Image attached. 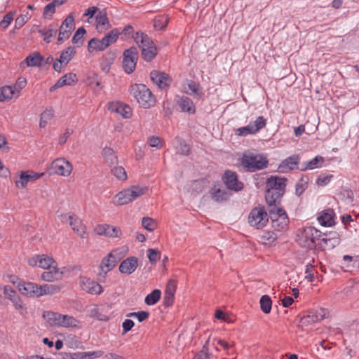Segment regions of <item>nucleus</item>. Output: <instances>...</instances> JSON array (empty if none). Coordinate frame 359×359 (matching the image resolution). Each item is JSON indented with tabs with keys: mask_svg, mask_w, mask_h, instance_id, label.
Returning <instances> with one entry per match:
<instances>
[{
	"mask_svg": "<svg viewBox=\"0 0 359 359\" xmlns=\"http://www.w3.org/2000/svg\"><path fill=\"white\" fill-rule=\"evenodd\" d=\"M102 155L105 162L109 165H112L117 163V156L113 149L107 147H104L102 150Z\"/></svg>",
	"mask_w": 359,
	"mask_h": 359,
	"instance_id": "a19ab883",
	"label": "nucleus"
},
{
	"mask_svg": "<svg viewBox=\"0 0 359 359\" xmlns=\"http://www.w3.org/2000/svg\"><path fill=\"white\" fill-rule=\"evenodd\" d=\"M4 294L6 298L13 303L15 309L18 311L21 316H25L27 314V309L23 303L22 299L11 285L4 286Z\"/></svg>",
	"mask_w": 359,
	"mask_h": 359,
	"instance_id": "6e6552de",
	"label": "nucleus"
},
{
	"mask_svg": "<svg viewBox=\"0 0 359 359\" xmlns=\"http://www.w3.org/2000/svg\"><path fill=\"white\" fill-rule=\"evenodd\" d=\"M137 266L138 259L136 257H129L121 262L118 270L121 273L130 275L136 270Z\"/></svg>",
	"mask_w": 359,
	"mask_h": 359,
	"instance_id": "a878e982",
	"label": "nucleus"
},
{
	"mask_svg": "<svg viewBox=\"0 0 359 359\" xmlns=\"http://www.w3.org/2000/svg\"><path fill=\"white\" fill-rule=\"evenodd\" d=\"M39 286L32 282L20 281L18 284V290L27 297H39Z\"/></svg>",
	"mask_w": 359,
	"mask_h": 359,
	"instance_id": "4be33fe9",
	"label": "nucleus"
},
{
	"mask_svg": "<svg viewBox=\"0 0 359 359\" xmlns=\"http://www.w3.org/2000/svg\"><path fill=\"white\" fill-rule=\"evenodd\" d=\"M177 104L180 107L181 111L183 112H187L190 114H194L196 113V107L195 105L191 100L188 97L182 96L177 101Z\"/></svg>",
	"mask_w": 359,
	"mask_h": 359,
	"instance_id": "2f4dec72",
	"label": "nucleus"
},
{
	"mask_svg": "<svg viewBox=\"0 0 359 359\" xmlns=\"http://www.w3.org/2000/svg\"><path fill=\"white\" fill-rule=\"evenodd\" d=\"M325 158L321 156H316L309 161H304L300 164L299 170L306 171L316 168H322Z\"/></svg>",
	"mask_w": 359,
	"mask_h": 359,
	"instance_id": "c756f323",
	"label": "nucleus"
},
{
	"mask_svg": "<svg viewBox=\"0 0 359 359\" xmlns=\"http://www.w3.org/2000/svg\"><path fill=\"white\" fill-rule=\"evenodd\" d=\"M133 40L140 50L141 57L145 62H150L157 56V46L147 34L142 31L136 32Z\"/></svg>",
	"mask_w": 359,
	"mask_h": 359,
	"instance_id": "f257e3e1",
	"label": "nucleus"
},
{
	"mask_svg": "<svg viewBox=\"0 0 359 359\" xmlns=\"http://www.w3.org/2000/svg\"><path fill=\"white\" fill-rule=\"evenodd\" d=\"M27 262L32 267L38 266L43 269H50L53 266H57L55 261L46 255H35L29 258Z\"/></svg>",
	"mask_w": 359,
	"mask_h": 359,
	"instance_id": "2eb2a0df",
	"label": "nucleus"
},
{
	"mask_svg": "<svg viewBox=\"0 0 359 359\" xmlns=\"http://www.w3.org/2000/svg\"><path fill=\"white\" fill-rule=\"evenodd\" d=\"M322 233L313 226H306L297 234V242L303 248L315 249L316 241H319Z\"/></svg>",
	"mask_w": 359,
	"mask_h": 359,
	"instance_id": "20e7f679",
	"label": "nucleus"
},
{
	"mask_svg": "<svg viewBox=\"0 0 359 359\" xmlns=\"http://www.w3.org/2000/svg\"><path fill=\"white\" fill-rule=\"evenodd\" d=\"M109 20L107 16V12L105 8L98 11L95 15V27L98 32L103 33L111 28Z\"/></svg>",
	"mask_w": 359,
	"mask_h": 359,
	"instance_id": "b1692460",
	"label": "nucleus"
},
{
	"mask_svg": "<svg viewBox=\"0 0 359 359\" xmlns=\"http://www.w3.org/2000/svg\"><path fill=\"white\" fill-rule=\"evenodd\" d=\"M55 12V7L53 6V4L50 3L44 7L43 15L44 18H51Z\"/></svg>",
	"mask_w": 359,
	"mask_h": 359,
	"instance_id": "338daca9",
	"label": "nucleus"
},
{
	"mask_svg": "<svg viewBox=\"0 0 359 359\" xmlns=\"http://www.w3.org/2000/svg\"><path fill=\"white\" fill-rule=\"evenodd\" d=\"M239 164L244 171L254 172L266 168L269 160L262 154L243 153L239 158Z\"/></svg>",
	"mask_w": 359,
	"mask_h": 359,
	"instance_id": "7ed1b4c3",
	"label": "nucleus"
},
{
	"mask_svg": "<svg viewBox=\"0 0 359 359\" xmlns=\"http://www.w3.org/2000/svg\"><path fill=\"white\" fill-rule=\"evenodd\" d=\"M161 295V292L160 290H154L151 293L146 296L144 302L149 306L154 305L159 301Z\"/></svg>",
	"mask_w": 359,
	"mask_h": 359,
	"instance_id": "a18cd8bd",
	"label": "nucleus"
},
{
	"mask_svg": "<svg viewBox=\"0 0 359 359\" xmlns=\"http://www.w3.org/2000/svg\"><path fill=\"white\" fill-rule=\"evenodd\" d=\"M76 54L75 48L73 46H69L60 54V58H58V61L60 63H64L65 65H67L72 58Z\"/></svg>",
	"mask_w": 359,
	"mask_h": 359,
	"instance_id": "4c0bfd02",
	"label": "nucleus"
},
{
	"mask_svg": "<svg viewBox=\"0 0 359 359\" xmlns=\"http://www.w3.org/2000/svg\"><path fill=\"white\" fill-rule=\"evenodd\" d=\"M27 84L26 79L24 77H20L17 79L14 86H12L13 88V91L15 94V97H19L20 91L23 89Z\"/></svg>",
	"mask_w": 359,
	"mask_h": 359,
	"instance_id": "864d4df0",
	"label": "nucleus"
},
{
	"mask_svg": "<svg viewBox=\"0 0 359 359\" xmlns=\"http://www.w3.org/2000/svg\"><path fill=\"white\" fill-rule=\"evenodd\" d=\"M111 173L119 180H126L127 174L123 167L116 166L111 169Z\"/></svg>",
	"mask_w": 359,
	"mask_h": 359,
	"instance_id": "6e6d98bb",
	"label": "nucleus"
},
{
	"mask_svg": "<svg viewBox=\"0 0 359 359\" xmlns=\"http://www.w3.org/2000/svg\"><path fill=\"white\" fill-rule=\"evenodd\" d=\"M90 317L95 318L99 320L107 321L109 320V318L104 315H101L99 312V309L97 307H94L90 311Z\"/></svg>",
	"mask_w": 359,
	"mask_h": 359,
	"instance_id": "69168bd1",
	"label": "nucleus"
},
{
	"mask_svg": "<svg viewBox=\"0 0 359 359\" xmlns=\"http://www.w3.org/2000/svg\"><path fill=\"white\" fill-rule=\"evenodd\" d=\"M340 243V237L339 233L335 231L322 233L319 238L318 246L323 250H330L339 245Z\"/></svg>",
	"mask_w": 359,
	"mask_h": 359,
	"instance_id": "ddd939ff",
	"label": "nucleus"
},
{
	"mask_svg": "<svg viewBox=\"0 0 359 359\" xmlns=\"http://www.w3.org/2000/svg\"><path fill=\"white\" fill-rule=\"evenodd\" d=\"M161 252L156 249L148 250V258L151 264H155L160 259Z\"/></svg>",
	"mask_w": 359,
	"mask_h": 359,
	"instance_id": "680f3d73",
	"label": "nucleus"
},
{
	"mask_svg": "<svg viewBox=\"0 0 359 359\" xmlns=\"http://www.w3.org/2000/svg\"><path fill=\"white\" fill-rule=\"evenodd\" d=\"M138 57V50L135 46H131L123 51V67L126 73L130 74L135 71Z\"/></svg>",
	"mask_w": 359,
	"mask_h": 359,
	"instance_id": "0eeeda50",
	"label": "nucleus"
},
{
	"mask_svg": "<svg viewBox=\"0 0 359 359\" xmlns=\"http://www.w3.org/2000/svg\"><path fill=\"white\" fill-rule=\"evenodd\" d=\"M57 32V29L52 28H43L39 30V33L44 36L43 39L48 43L50 42V39L56 35Z\"/></svg>",
	"mask_w": 359,
	"mask_h": 359,
	"instance_id": "603ef678",
	"label": "nucleus"
},
{
	"mask_svg": "<svg viewBox=\"0 0 359 359\" xmlns=\"http://www.w3.org/2000/svg\"><path fill=\"white\" fill-rule=\"evenodd\" d=\"M260 308L263 313L268 314L271 312L272 300L271 297L266 294L263 295L260 298Z\"/></svg>",
	"mask_w": 359,
	"mask_h": 359,
	"instance_id": "49530a36",
	"label": "nucleus"
},
{
	"mask_svg": "<svg viewBox=\"0 0 359 359\" xmlns=\"http://www.w3.org/2000/svg\"><path fill=\"white\" fill-rule=\"evenodd\" d=\"M261 238L264 244L271 245L277 240L278 236L273 231H266L263 233Z\"/></svg>",
	"mask_w": 359,
	"mask_h": 359,
	"instance_id": "09e8293b",
	"label": "nucleus"
},
{
	"mask_svg": "<svg viewBox=\"0 0 359 359\" xmlns=\"http://www.w3.org/2000/svg\"><path fill=\"white\" fill-rule=\"evenodd\" d=\"M44 175L43 172L39 173L32 170L22 172L20 178L15 181L16 187L19 189H23L29 181H35Z\"/></svg>",
	"mask_w": 359,
	"mask_h": 359,
	"instance_id": "5701e85b",
	"label": "nucleus"
},
{
	"mask_svg": "<svg viewBox=\"0 0 359 359\" xmlns=\"http://www.w3.org/2000/svg\"><path fill=\"white\" fill-rule=\"evenodd\" d=\"M284 193L280 191H275L266 189L265 194V200L268 205V210L283 208L281 206V198Z\"/></svg>",
	"mask_w": 359,
	"mask_h": 359,
	"instance_id": "412c9836",
	"label": "nucleus"
},
{
	"mask_svg": "<svg viewBox=\"0 0 359 359\" xmlns=\"http://www.w3.org/2000/svg\"><path fill=\"white\" fill-rule=\"evenodd\" d=\"M47 270L48 271H43L41 275V278L43 280L52 282L57 279L59 270L57 266H53L50 269Z\"/></svg>",
	"mask_w": 359,
	"mask_h": 359,
	"instance_id": "58836bf2",
	"label": "nucleus"
},
{
	"mask_svg": "<svg viewBox=\"0 0 359 359\" xmlns=\"http://www.w3.org/2000/svg\"><path fill=\"white\" fill-rule=\"evenodd\" d=\"M60 290V287L56 285L44 284L39 286V297L45 294H53L57 293Z\"/></svg>",
	"mask_w": 359,
	"mask_h": 359,
	"instance_id": "37998d69",
	"label": "nucleus"
},
{
	"mask_svg": "<svg viewBox=\"0 0 359 359\" xmlns=\"http://www.w3.org/2000/svg\"><path fill=\"white\" fill-rule=\"evenodd\" d=\"M79 285L81 289L91 294H100L103 292L102 287L97 282L86 276H81Z\"/></svg>",
	"mask_w": 359,
	"mask_h": 359,
	"instance_id": "a211bd4d",
	"label": "nucleus"
},
{
	"mask_svg": "<svg viewBox=\"0 0 359 359\" xmlns=\"http://www.w3.org/2000/svg\"><path fill=\"white\" fill-rule=\"evenodd\" d=\"M72 170V164L64 158H59L52 162L48 168L50 175L57 174L61 176L67 177Z\"/></svg>",
	"mask_w": 359,
	"mask_h": 359,
	"instance_id": "f8f14e48",
	"label": "nucleus"
},
{
	"mask_svg": "<svg viewBox=\"0 0 359 359\" xmlns=\"http://www.w3.org/2000/svg\"><path fill=\"white\" fill-rule=\"evenodd\" d=\"M148 144L151 147H156L161 149L163 147V141L158 136H151L148 138Z\"/></svg>",
	"mask_w": 359,
	"mask_h": 359,
	"instance_id": "4d7b16f0",
	"label": "nucleus"
},
{
	"mask_svg": "<svg viewBox=\"0 0 359 359\" xmlns=\"http://www.w3.org/2000/svg\"><path fill=\"white\" fill-rule=\"evenodd\" d=\"M77 79L76 75L74 73H67L61 78H60L56 83L54 85V88H61L64 86H71L76 83Z\"/></svg>",
	"mask_w": 359,
	"mask_h": 359,
	"instance_id": "f704fd0d",
	"label": "nucleus"
},
{
	"mask_svg": "<svg viewBox=\"0 0 359 359\" xmlns=\"http://www.w3.org/2000/svg\"><path fill=\"white\" fill-rule=\"evenodd\" d=\"M130 196H132L133 201L137 198L145 194L148 191L147 187L132 186L130 188Z\"/></svg>",
	"mask_w": 359,
	"mask_h": 359,
	"instance_id": "8fccbe9b",
	"label": "nucleus"
},
{
	"mask_svg": "<svg viewBox=\"0 0 359 359\" xmlns=\"http://www.w3.org/2000/svg\"><path fill=\"white\" fill-rule=\"evenodd\" d=\"M15 97V94L11 86H5L0 88V102H4Z\"/></svg>",
	"mask_w": 359,
	"mask_h": 359,
	"instance_id": "e433bc0d",
	"label": "nucleus"
},
{
	"mask_svg": "<svg viewBox=\"0 0 359 359\" xmlns=\"http://www.w3.org/2000/svg\"><path fill=\"white\" fill-rule=\"evenodd\" d=\"M176 289H177V281L175 280L170 279L168 280V282L166 285L165 293L175 295Z\"/></svg>",
	"mask_w": 359,
	"mask_h": 359,
	"instance_id": "0e129e2a",
	"label": "nucleus"
},
{
	"mask_svg": "<svg viewBox=\"0 0 359 359\" xmlns=\"http://www.w3.org/2000/svg\"><path fill=\"white\" fill-rule=\"evenodd\" d=\"M266 125V119L264 116H259L255 121L250 122L248 126L237 128L235 134L238 136L254 135L264 128Z\"/></svg>",
	"mask_w": 359,
	"mask_h": 359,
	"instance_id": "1a4fd4ad",
	"label": "nucleus"
},
{
	"mask_svg": "<svg viewBox=\"0 0 359 359\" xmlns=\"http://www.w3.org/2000/svg\"><path fill=\"white\" fill-rule=\"evenodd\" d=\"M180 154L184 156H189L191 153L189 145L182 139L179 140Z\"/></svg>",
	"mask_w": 359,
	"mask_h": 359,
	"instance_id": "052dcab7",
	"label": "nucleus"
},
{
	"mask_svg": "<svg viewBox=\"0 0 359 359\" xmlns=\"http://www.w3.org/2000/svg\"><path fill=\"white\" fill-rule=\"evenodd\" d=\"M13 17L14 13L12 12L6 14L0 22V26L4 29H6L13 21Z\"/></svg>",
	"mask_w": 359,
	"mask_h": 359,
	"instance_id": "bf43d9fd",
	"label": "nucleus"
},
{
	"mask_svg": "<svg viewBox=\"0 0 359 359\" xmlns=\"http://www.w3.org/2000/svg\"><path fill=\"white\" fill-rule=\"evenodd\" d=\"M81 359H96L99 358L104 355V351L101 350L88 351V352H79Z\"/></svg>",
	"mask_w": 359,
	"mask_h": 359,
	"instance_id": "3c124183",
	"label": "nucleus"
},
{
	"mask_svg": "<svg viewBox=\"0 0 359 359\" xmlns=\"http://www.w3.org/2000/svg\"><path fill=\"white\" fill-rule=\"evenodd\" d=\"M118 249L111 251L104 257L100 264V268L101 271L106 274L107 272L111 271L116 265L117 262L120 260L118 257Z\"/></svg>",
	"mask_w": 359,
	"mask_h": 359,
	"instance_id": "6ab92c4d",
	"label": "nucleus"
},
{
	"mask_svg": "<svg viewBox=\"0 0 359 359\" xmlns=\"http://www.w3.org/2000/svg\"><path fill=\"white\" fill-rule=\"evenodd\" d=\"M109 109L111 111L120 114L123 118H129L132 116V109L127 105L121 102L109 104Z\"/></svg>",
	"mask_w": 359,
	"mask_h": 359,
	"instance_id": "7c9ffc66",
	"label": "nucleus"
},
{
	"mask_svg": "<svg viewBox=\"0 0 359 359\" xmlns=\"http://www.w3.org/2000/svg\"><path fill=\"white\" fill-rule=\"evenodd\" d=\"M286 178L271 176L266 181V189L285 192Z\"/></svg>",
	"mask_w": 359,
	"mask_h": 359,
	"instance_id": "bb28decb",
	"label": "nucleus"
},
{
	"mask_svg": "<svg viewBox=\"0 0 359 359\" xmlns=\"http://www.w3.org/2000/svg\"><path fill=\"white\" fill-rule=\"evenodd\" d=\"M142 225L147 230L151 231L155 229L156 223L154 220L150 217H143L142 219Z\"/></svg>",
	"mask_w": 359,
	"mask_h": 359,
	"instance_id": "13d9d810",
	"label": "nucleus"
},
{
	"mask_svg": "<svg viewBox=\"0 0 359 359\" xmlns=\"http://www.w3.org/2000/svg\"><path fill=\"white\" fill-rule=\"evenodd\" d=\"M119 34L120 32L118 29L117 28H114L102 38V43L104 42V45L107 48L117 41Z\"/></svg>",
	"mask_w": 359,
	"mask_h": 359,
	"instance_id": "ea45409f",
	"label": "nucleus"
},
{
	"mask_svg": "<svg viewBox=\"0 0 359 359\" xmlns=\"http://www.w3.org/2000/svg\"><path fill=\"white\" fill-rule=\"evenodd\" d=\"M61 313L50 311H44L43 318L47 321L50 326L59 327L60 322Z\"/></svg>",
	"mask_w": 359,
	"mask_h": 359,
	"instance_id": "c9c22d12",
	"label": "nucleus"
},
{
	"mask_svg": "<svg viewBox=\"0 0 359 359\" xmlns=\"http://www.w3.org/2000/svg\"><path fill=\"white\" fill-rule=\"evenodd\" d=\"M150 78L160 89L168 88L172 81L169 74L158 70H152L150 73Z\"/></svg>",
	"mask_w": 359,
	"mask_h": 359,
	"instance_id": "dca6fc26",
	"label": "nucleus"
},
{
	"mask_svg": "<svg viewBox=\"0 0 359 359\" xmlns=\"http://www.w3.org/2000/svg\"><path fill=\"white\" fill-rule=\"evenodd\" d=\"M133 198L130 196V189H124L118 192L115 196L114 204L116 205H123L132 202Z\"/></svg>",
	"mask_w": 359,
	"mask_h": 359,
	"instance_id": "72a5a7b5",
	"label": "nucleus"
},
{
	"mask_svg": "<svg viewBox=\"0 0 359 359\" xmlns=\"http://www.w3.org/2000/svg\"><path fill=\"white\" fill-rule=\"evenodd\" d=\"M75 27L74 23V18L73 15H69L62 22V25L59 29L58 38H57V44L62 43L65 40H67L72 30Z\"/></svg>",
	"mask_w": 359,
	"mask_h": 359,
	"instance_id": "4468645a",
	"label": "nucleus"
},
{
	"mask_svg": "<svg viewBox=\"0 0 359 359\" xmlns=\"http://www.w3.org/2000/svg\"><path fill=\"white\" fill-rule=\"evenodd\" d=\"M269 217L264 206L259 205L252 208L248 215V222L251 226L261 229L266 226Z\"/></svg>",
	"mask_w": 359,
	"mask_h": 359,
	"instance_id": "423d86ee",
	"label": "nucleus"
},
{
	"mask_svg": "<svg viewBox=\"0 0 359 359\" xmlns=\"http://www.w3.org/2000/svg\"><path fill=\"white\" fill-rule=\"evenodd\" d=\"M59 327L66 328L77 327L81 328V322L74 317L69 315L61 314Z\"/></svg>",
	"mask_w": 359,
	"mask_h": 359,
	"instance_id": "473e14b6",
	"label": "nucleus"
},
{
	"mask_svg": "<svg viewBox=\"0 0 359 359\" xmlns=\"http://www.w3.org/2000/svg\"><path fill=\"white\" fill-rule=\"evenodd\" d=\"M168 24V19L165 17H160L154 20V26L156 29L161 30L164 29Z\"/></svg>",
	"mask_w": 359,
	"mask_h": 359,
	"instance_id": "e2e57ef3",
	"label": "nucleus"
},
{
	"mask_svg": "<svg viewBox=\"0 0 359 359\" xmlns=\"http://www.w3.org/2000/svg\"><path fill=\"white\" fill-rule=\"evenodd\" d=\"M210 198L217 203H223L229 199L231 193L222 187L219 183H214L209 191Z\"/></svg>",
	"mask_w": 359,
	"mask_h": 359,
	"instance_id": "f3484780",
	"label": "nucleus"
},
{
	"mask_svg": "<svg viewBox=\"0 0 359 359\" xmlns=\"http://www.w3.org/2000/svg\"><path fill=\"white\" fill-rule=\"evenodd\" d=\"M333 177V175L323 173L316 179V184L319 187H325L330 182Z\"/></svg>",
	"mask_w": 359,
	"mask_h": 359,
	"instance_id": "5fc2aeb1",
	"label": "nucleus"
},
{
	"mask_svg": "<svg viewBox=\"0 0 359 359\" xmlns=\"http://www.w3.org/2000/svg\"><path fill=\"white\" fill-rule=\"evenodd\" d=\"M268 211L275 231H284L288 229L289 217L283 208L269 209Z\"/></svg>",
	"mask_w": 359,
	"mask_h": 359,
	"instance_id": "39448f33",
	"label": "nucleus"
},
{
	"mask_svg": "<svg viewBox=\"0 0 359 359\" xmlns=\"http://www.w3.org/2000/svg\"><path fill=\"white\" fill-rule=\"evenodd\" d=\"M309 177L302 176L297 182L295 185V194L297 196H300L308 187Z\"/></svg>",
	"mask_w": 359,
	"mask_h": 359,
	"instance_id": "c03bdc74",
	"label": "nucleus"
},
{
	"mask_svg": "<svg viewBox=\"0 0 359 359\" xmlns=\"http://www.w3.org/2000/svg\"><path fill=\"white\" fill-rule=\"evenodd\" d=\"M61 217L65 219V222H69V226L81 238H85L88 237L86 232V226L83 224L82 220L74 213H69L68 215L62 214Z\"/></svg>",
	"mask_w": 359,
	"mask_h": 359,
	"instance_id": "9b49d317",
	"label": "nucleus"
},
{
	"mask_svg": "<svg viewBox=\"0 0 359 359\" xmlns=\"http://www.w3.org/2000/svg\"><path fill=\"white\" fill-rule=\"evenodd\" d=\"M128 91L141 107L150 109L155 106L156 102V96L146 85L142 83L132 84Z\"/></svg>",
	"mask_w": 359,
	"mask_h": 359,
	"instance_id": "f03ea898",
	"label": "nucleus"
},
{
	"mask_svg": "<svg viewBox=\"0 0 359 359\" xmlns=\"http://www.w3.org/2000/svg\"><path fill=\"white\" fill-rule=\"evenodd\" d=\"M43 57L38 52L29 55L22 62H20V67H41L43 63Z\"/></svg>",
	"mask_w": 359,
	"mask_h": 359,
	"instance_id": "c85d7f7f",
	"label": "nucleus"
},
{
	"mask_svg": "<svg viewBox=\"0 0 359 359\" xmlns=\"http://www.w3.org/2000/svg\"><path fill=\"white\" fill-rule=\"evenodd\" d=\"M27 15H20L15 20V28L20 29L28 20Z\"/></svg>",
	"mask_w": 359,
	"mask_h": 359,
	"instance_id": "774afa93",
	"label": "nucleus"
},
{
	"mask_svg": "<svg viewBox=\"0 0 359 359\" xmlns=\"http://www.w3.org/2000/svg\"><path fill=\"white\" fill-rule=\"evenodd\" d=\"M221 178L226 189L229 191L238 192L244 188L243 183L239 181L238 175L234 171L231 170H225Z\"/></svg>",
	"mask_w": 359,
	"mask_h": 359,
	"instance_id": "9d476101",
	"label": "nucleus"
},
{
	"mask_svg": "<svg viewBox=\"0 0 359 359\" xmlns=\"http://www.w3.org/2000/svg\"><path fill=\"white\" fill-rule=\"evenodd\" d=\"M335 212L333 209L327 208L320 212L318 216L319 223L324 226H331L335 224Z\"/></svg>",
	"mask_w": 359,
	"mask_h": 359,
	"instance_id": "cd10ccee",
	"label": "nucleus"
},
{
	"mask_svg": "<svg viewBox=\"0 0 359 359\" xmlns=\"http://www.w3.org/2000/svg\"><path fill=\"white\" fill-rule=\"evenodd\" d=\"M107 48L104 43H102V39H98L97 38H93L88 41V50L89 52L93 50L102 51Z\"/></svg>",
	"mask_w": 359,
	"mask_h": 359,
	"instance_id": "79ce46f5",
	"label": "nucleus"
},
{
	"mask_svg": "<svg viewBox=\"0 0 359 359\" xmlns=\"http://www.w3.org/2000/svg\"><path fill=\"white\" fill-rule=\"evenodd\" d=\"M300 156L298 154H293L280 163L278 169L280 172H286L287 170H299Z\"/></svg>",
	"mask_w": 359,
	"mask_h": 359,
	"instance_id": "393cba45",
	"label": "nucleus"
},
{
	"mask_svg": "<svg viewBox=\"0 0 359 359\" xmlns=\"http://www.w3.org/2000/svg\"><path fill=\"white\" fill-rule=\"evenodd\" d=\"M94 231L99 236H104L109 238H120L122 234L121 229L119 227L107 224H97L95 227Z\"/></svg>",
	"mask_w": 359,
	"mask_h": 359,
	"instance_id": "aec40b11",
	"label": "nucleus"
},
{
	"mask_svg": "<svg viewBox=\"0 0 359 359\" xmlns=\"http://www.w3.org/2000/svg\"><path fill=\"white\" fill-rule=\"evenodd\" d=\"M86 31L83 27H79L74 33L72 41L78 46H81L83 43V36Z\"/></svg>",
	"mask_w": 359,
	"mask_h": 359,
	"instance_id": "de8ad7c7",
	"label": "nucleus"
}]
</instances>
